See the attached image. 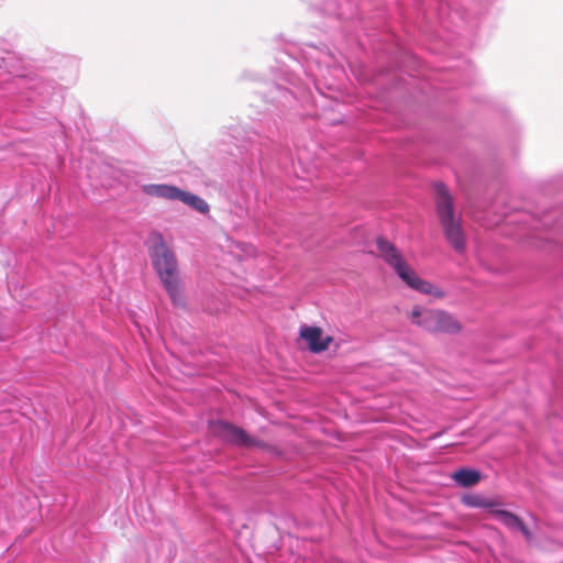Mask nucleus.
Masks as SVG:
<instances>
[{
	"label": "nucleus",
	"instance_id": "nucleus-1",
	"mask_svg": "<svg viewBox=\"0 0 563 563\" xmlns=\"http://www.w3.org/2000/svg\"><path fill=\"white\" fill-rule=\"evenodd\" d=\"M155 243L150 250L153 267L176 307L185 306L181 282L179 278L178 263L175 254L166 245L161 234L155 236Z\"/></svg>",
	"mask_w": 563,
	"mask_h": 563
},
{
	"label": "nucleus",
	"instance_id": "nucleus-2",
	"mask_svg": "<svg viewBox=\"0 0 563 563\" xmlns=\"http://www.w3.org/2000/svg\"><path fill=\"white\" fill-rule=\"evenodd\" d=\"M376 245L385 262L391 266L399 278L410 288L427 295L442 297L443 292L431 283L421 279L416 272L402 260L396 246L384 238L376 240Z\"/></svg>",
	"mask_w": 563,
	"mask_h": 563
},
{
	"label": "nucleus",
	"instance_id": "nucleus-3",
	"mask_svg": "<svg viewBox=\"0 0 563 563\" xmlns=\"http://www.w3.org/2000/svg\"><path fill=\"white\" fill-rule=\"evenodd\" d=\"M437 212L443 227L448 242L456 252L465 250V235L459 221L454 219V209L451 196L444 184H435Z\"/></svg>",
	"mask_w": 563,
	"mask_h": 563
},
{
	"label": "nucleus",
	"instance_id": "nucleus-4",
	"mask_svg": "<svg viewBox=\"0 0 563 563\" xmlns=\"http://www.w3.org/2000/svg\"><path fill=\"white\" fill-rule=\"evenodd\" d=\"M212 431L224 441L239 446L251 448L257 445L255 439L250 437L242 428L230 422L217 421L212 426Z\"/></svg>",
	"mask_w": 563,
	"mask_h": 563
},
{
	"label": "nucleus",
	"instance_id": "nucleus-5",
	"mask_svg": "<svg viewBox=\"0 0 563 563\" xmlns=\"http://www.w3.org/2000/svg\"><path fill=\"white\" fill-rule=\"evenodd\" d=\"M300 336L308 342L309 349L313 353L325 351L331 342L330 336H322V331L318 327L302 325Z\"/></svg>",
	"mask_w": 563,
	"mask_h": 563
},
{
	"label": "nucleus",
	"instance_id": "nucleus-6",
	"mask_svg": "<svg viewBox=\"0 0 563 563\" xmlns=\"http://www.w3.org/2000/svg\"><path fill=\"white\" fill-rule=\"evenodd\" d=\"M493 516L508 529L519 530L527 539L531 538V532L529 531V529L526 527L523 521L515 514L496 507L493 510Z\"/></svg>",
	"mask_w": 563,
	"mask_h": 563
},
{
	"label": "nucleus",
	"instance_id": "nucleus-7",
	"mask_svg": "<svg viewBox=\"0 0 563 563\" xmlns=\"http://www.w3.org/2000/svg\"><path fill=\"white\" fill-rule=\"evenodd\" d=\"M440 310H430L415 307L411 312L412 322L427 331L437 332V321L439 320Z\"/></svg>",
	"mask_w": 563,
	"mask_h": 563
},
{
	"label": "nucleus",
	"instance_id": "nucleus-8",
	"mask_svg": "<svg viewBox=\"0 0 563 563\" xmlns=\"http://www.w3.org/2000/svg\"><path fill=\"white\" fill-rule=\"evenodd\" d=\"M178 190L177 186L167 184H145L142 186L143 194L169 201H176Z\"/></svg>",
	"mask_w": 563,
	"mask_h": 563
},
{
	"label": "nucleus",
	"instance_id": "nucleus-9",
	"mask_svg": "<svg viewBox=\"0 0 563 563\" xmlns=\"http://www.w3.org/2000/svg\"><path fill=\"white\" fill-rule=\"evenodd\" d=\"M176 200L181 201L186 206L190 207L195 211H198L202 214L208 213L209 209H210L209 205L207 203V201L205 199H202L201 197H199L192 192L185 191L180 188L178 190Z\"/></svg>",
	"mask_w": 563,
	"mask_h": 563
},
{
	"label": "nucleus",
	"instance_id": "nucleus-10",
	"mask_svg": "<svg viewBox=\"0 0 563 563\" xmlns=\"http://www.w3.org/2000/svg\"><path fill=\"white\" fill-rule=\"evenodd\" d=\"M265 98L271 103L286 106L289 104L291 100L296 98V96L295 92L288 88H285L279 84H274L268 93L265 95Z\"/></svg>",
	"mask_w": 563,
	"mask_h": 563
},
{
	"label": "nucleus",
	"instance_id": "nucleus-11",
	"mask_svg": "<svg viewBox=\"0 0 563 563\" xmlns=\"http://www.w3.org/2000/svg\"><path fill=\"white\" fill-rule=\"evenodd\" d=\"M481 473L474 468L462 467L452 474L453 481L461 487H473L481 481Z\"/></svg>",
	"mask_w": 563,
	"mask_h": 563
},
{
	"label": "nucleus",
	"instance_id": "nucleus-12",
	"mask_svg": "<svg viewBox=\"0 0 563 563\" xmlns=\"http://www.w3.org/2000/svg\"><path fill=\"white\" fill-rule=\"evenodd\" d=\"M462 501L467 507L488 509L492 514L496 507L501 505L498 500L487 498L478 494L465 495Z\"/></svg>",
	"mask_w": 563,
	"mask_h": 563
},
{
	"label": "nucleus",
	"instance_id": "nucleus-13",
	"mask_svg": "<svg viewBox=\"0 0 563 563\" xmlns=\"http://www.w3.org/2000/svg\"><path fill=\"white\" fill-rule=\"evenodd\" d=\"M437 332H457L460 330V325L456 320L449 314L448 312L441 311L439 312V320L437 321Z\"/></svg>",
	"mask_w": 563,
	"mask_h": 563
},
{
	"label": "nucleus",
	"instance_id": "nucleus-14",
	"mask_svg": "<svg viewBox=\"0 0 563 563\" xmlns=\"http://www.w3.org/2000/svg\"><path fill=\"white\" fill-rule=\"evenodd\" d=\"M246 140L249 143H251V145H255V144H258V153L261 155H263V150H262V146H266V143H267V139H263L260 134H257L256 132H251L246 135Z\"/></svg>",
	"mask_w": 563,
	"mask_h": 563
},
{
	"label": "nucleus",
	"instance_id": "nucleus-15",
	"mask_svg": "<svg viewBox=\"0 0 563 563\" xmlns=\"http://www.w3.org/2000/svg\"><path fill=\"white\" fill-rule=\"evenodd\" d=\"M51 89H53V87L42 82L37 85L36 93L38 95V97H41L43 101L48 102L52 96V93L49 92Z\"/></svg>",
	"mask_w": 563,
	"mask_h": 563
},
{
	"label": "nucleus",
	"instance_id": "nucleus-16",
	"mask_svg": "<svg viewBox=\"0 0 563 563\" xmlns=\"http://www.w3.org/2000/svg\"><path fill=\"white\" fill-rule=\"evenodd\" d=\"M285 80L287 82H289L290 85H295L294 76L292 75L286 74V79Z\"/></svg>",
	"mask_w": 563,
	"mask_h": 563
}]
</instances>
